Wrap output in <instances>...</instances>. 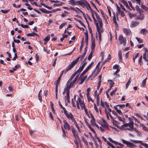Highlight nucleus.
<instances>
[{
    "label": "nucleus",
    "mask_w": 148,
    "mask_h": 148,
    "mask_svg": "<svg viewBox=\"0 0 148 148\" xmlns=\"http://www.w3.org/2000/svg\"><path fill=\"white\" fill-rule=\"evenodd\" d=\"M76 74H77L75 72L73 74L71 75L70 78L69 80L71 81L75 77V76L76 75Z\"/></svg>",
    "instance_id": "30"
},
{
    "label": "nucleus",
    "mask_w": 148,
    "mask_h": 148,
    "mask_svg": "<svg viewBox=\"0 0 148 148\" xmlns=\"http://www.w3.org/2000/svg\"><path fill=\"white\" fill-rule=\"evenodd\" d=\"M141 144L146 148H148V144L147 143H142Z\"/></svg>",
    "instance_id": "58"
},
{
    "label": "nucleus",
    "mask_w": 148,
    "mask_h": 148,
    "mask_svg": "<svg viewBox=\"0 0 148 148\" xmlns=\"http://www.w3.org/2000/svg\"><path fill=\"white\" fill-rule=\"evenodd\" d=\"M63 122L64 123V129L66 130H70L71 127H70L67 121L64 120L63 121Z\"/></svg>",
    "instance_id": "9"
},
{
    "label": "nucleus",
    "mask_w": 148,
    "mask_h": 148,
    "mask_svg": "<svg viewBox=\"0 0 148 148\" xmlns=\"http://www.w3.org/2000/svg\"><path fill=\"white\" fill-rule=\"evenodd\" d=\"M66 24V23H62L59 26V29H61Z\"/></svg>",
    "instance_id": "51"
},
{
    "label": "nucleus",
    "mask_w": 148,
    "mask_h": 148,
    "mask_svg": "<svg viewBox=\"0 0 148 148\" xmlns=\"http://www.w3.org/2000/svg\"><path fill=\"white\" fill-rule=\"evenodd\" d=\"M146 78L145 79L143 80V81L142 82V87H144L145 86V84H146Z\"/></svg>",
    "instance_id": "34"
},
{
    "label": "nucleus",
    "mask_w": 148,
    "mask_h": 148,
    "mask_svg": "<svg viewBox=\"0 0 148 148\" xmlns=\"http://www.w3.org/2000/svg\"><path fill=\"white\" fill-rule=\"evenodd\" d=\"M94 108L96 112L98 113L99 111L98 109L97 108V107L95 103L94 104Z\"/></svg>",
    "instance_id": "50"
},
{
    "label": "nucleus",
    "mask_w": 148,
    "mask_h": 148,
    "mask_svg": "<svg viewBox=\"0 0 148 148\" xmlns=\"http://www.w3.org/2000/svg\"><path fill=\"white\" fill-rule=\"evenodd\" d=\"M99 95H97L96 98V101H97V106H99Z\"/></svg>",
    "instance_id": "25"
},
{
    "label": "nucleus",
    "mask_w": 148,
    "mask_h": 148,
    "mask_svg": "<svg viewBox=\"0 0 148 148\" xmlns=\"http://www.w3.org/2000/svg\"><path fill=\"white\" fill-rule=\"evenodd\" d=\"M139 13V15L138 16V17L139 18H142L143 20L144 19V15L141 12Z\"/></svg>",
    "instance_id": "47"
},
{
    "label": "nucleus",
    "mask_w": 148,
    "mask_h": 148,
    "mask_svg": "<svg viewBox=\"0 0 148 148\" xmlns=\"http://www.w3.org/2000/svg\"><path fill=\"white\" fill-rule=\"evenodd\" d=\"M139 23V22L138 21H132L130 24V27L132 28L134 27L137 26Z\"/></svg>",
    "instance_id": "11"
},
{
    "label": "nucleus",
    "mask_w": 148,
    "mask_h": 148,
    "mask_svg": "<svg viewBox=\"0 0 148 148\" xmlns=\"http://www.w3.org/2000/svg\"><path fill=\"white\" fill-rule=\"evenodd\" d=\"M91 51H94L95 49V39L94 38H91Z\"/></svg>",
    "instance_id": "8"
},
{
    "label": "nucleus",
    "mask_w": 148,
    "mask_h": 148,
    "mask_svg": "<svg viewBox=\"0 0 148 148\" xmlns=\"http://www.w3.org/2000/svg\"><path fill=\"white\" fill-rule=\"evenodd\" d=\"M95 118L92 119L90 120V123L92 126L94 125V124H95Z\"/></svg>",
    "instance_id": "39"
},
{
    "label": "nucleus",
    "mask_w": 148,
    "mask_h": 148,
    "mask_svg": "<svg viewBox=\"0 0 148 148\" xmlns=\"http://www.w3.org/2000/svg\"><path fill=\"white\" fill-rule=\"evenodd\" d=\"M129 16L131 18H132L135 17V14H132L130 13L129 14Z\"/></svg>",
    "instance_id": "63"
},
{
    "label": "nucleus",
    "mask_w": 148,
    "mask_h": 148,
    "mask_svg": "<svg viewBox=\"0 0 148 148\" xmlns=\"http://www.w3.org/2000/svg\"><path fill=\"white\" fill-rule=\"evenodd\" d=\"M90 130L94 134H95V136H96L97 134L96 133L95 131V130L91 127V126H90L89 127H88Z\"/></svg>",
    "instance_id": "43"
},
{
    "label": "nucleus",
    "mask_w": 148,
    "mask_h": 148,
    "mask_svg": "<svg viewBox=\"0 0 148 148\" xmlns=\"http://www.w3.org/2000/svg\"><path fill=\"white\" fill-rule=\"evenodd\" d=\"M89 31L90 33L91 34V38H94L93 36V35L92 34V29H91V27H89Z\"/></svg>",
    "instance_id": "53"
},
{
    "label": "nucleus",
    "mask_w": 148,
    "mask_h": 148,
    "mask_svg": "<svg viewBox=\"0 0 148 148\" xmlns=\"http://www.w3.org/2000/svg\"><path fill=\"white\" fill-rule=\"evenodd\" d=\"M80 104V106L82 109H84V108H86V106L84 103V102L82 103H81Z\"/></svg>",
    "instance_id": "48"
},
{
    "label": "nucleus",
    "mask_w": 148,
    "mask_h": 148,
    "mask_svg": "<svg viewBox=\"0 0 148 148\" xmlns=\"http://www.w3.org/2000/svg\"><path fill=\"white\" fill-rule=\"evenodd\" d=\"M84 121L85 122L86 125L88 126V127H89L90 126V124L87 121V120L85 118H84Z\"/></svg>",
    "instance_id": "46"
},
{
    "label": "nucleus",
    "mask_w": 148,
    "mask_h": 148,
    "mask_svg": "<svg viewBox=\"0 0 148 148\" xmlns=\"http://www.w3.org/2000/svg\"><path fill=\"white\" fill-rule=\"evenodd\" d=\"M143 58L144 60H145L147 62H148V60L147 58L146 53V52H145L143 54Z\"/></svg>",
    "instance_id": "36"
},
{
    "label": "nucleus",
    "mask_w": 148,
    "mask_h": 148,
    "mask_svg": "<svg viewBox=\"0 0 148 148\" xmlns=\"http://www.w3.org/2000/svg\"><path fill=\"white\" fill-rule=\"evenodd\" d=\"M93 18V19L95 24L96 25V26L98 27V23L97 22V21L96 19L95 16L92 17Z\"/></svg>",
    "instance_id": "41"
},
{
    "label": "nucleus",
    "mask_w": 148,
    "mask_h": 148,
    "mask_svg": "<svg viewBox=\"0 0 148 148\" xmlns=\"http://www.w3.org/2000/svg\"><path fill=\"white\" fill-rule=\"evenodd\" d=\"M131 81H130V80H129L128 81L127 84H126V86H125V88L127 89L130 84L131 83Z\"/></svg>",
    "instance_id": "44"
},
{
    "label": "nucleus",
    "mask_w": 148,
    "mask_h": 148,
    "mask_svg": "<svg viewBox=\"0 0 148 148\" xmlns=\"http://www.w3.org/2000/svg\"><path fill=\"white\" fill-rule=\"evenodd\" d=\"M122 1L124 5H125L126 7H127L130 10H132L130 8L127 2L126 1L124 0H122Z\"/></svg>",
    "instance_id": "20"
},
{
    "label": "nucleus",
    "mask_w": 148,
    "mask_h": 148,
    "mask_svg": "<svg viewBox=\"0 0 148 148\" xmlns=\"http://www.w3.org/2000/svg\"><path fill=\"white\" fill-rule=\"evenodd\" d=\"M21 26L23 28H28V25H24L23 24H21Z\"/></svg>",
    "instance_id": "62"
},
{
    "label": "nucleus",
    "mask_w": 148,
    "mask_h": 148,
    "mask_svg": "<svg viewBox=\"0 0 148 148\" xmlns=\"http://www.w3.org/2000/svg\"><path fill=\"white\" fill-rule=\"evenodd\" d=\"M27 35L28 36H38V35L37 34L35 33L32 32V33H31L30 34H27Z\"/></svg>",
    "instance_id": "21"
},
{
    "label": "nucleus",
    "mask_w": 148,
    "mask_h": 148,
    "mask_svg": "<svg viewBox=\"0 0 148 148\" xmlns=\"http://www.w3.org/2000/svg\"><path fill=\"white\" fill-rule=\"evenodd\" d=\"M102 126L103 128H104L105 127H106V128H108V126H109V124L107 122H106V123H103L102 125Z\"/></svg>",
    "instance_id": "26"
},
{
    "label": "nucleus",
    "mask_w": 148,
    "mask_h": 148,
    "mask_svg": "<svg viewBox=\"0 0 148 148\" xmlns=\"http://www.w3.org/2000/svg\"><path fill=\"white\" fill-rule=\"evenodd\" d=\"M50 37L49 36H47L44 39V41H46L48 42L50 39Z\"/></svg>",
    "instance_id": "59"
},
{
    "label": "nucleus",
    "mask_w": 148,
    "mask_h": 148,
    "mask_svg": "<svg viewBox=\"0 0 148 148\" xmlns=\"http://www.w3.org/2000/svg\"><path fill=\"white\" fill-rule=\"evenodd\" d=\"M140 34L145 36L148 33V31L145 29H143L140 31Z\"/></svg>",
    "instance_id": "12"
},
{
    "label": "nucleus",
    "mask_w": 148,
    "mask_h": 148,
    "mask_svg": "<svg viewBox=\"0 0 148 148\" xmlns=\"http://www.w3.org/2000/svg\"><path fill=\"white\" fill-rule=\"evenodd\" d=\"M119 40L120 43L121 44H123V45L124 46L126 45V38L123 37V36L121 35L119 36Z\"/></svg>",
    "instance_id": "5"
},
{
    "label": "nucleus",
    "mask_w": 148,
    "mask_h": 148,
    "mask_svg": "<svg viewBox=\"0 0 148 148\" xmlns=\"http://www.w3.org/2000/svg\"><path fill=\"white\" fill-rule=\"evenodd\" d=\"M135 8L136 11L138 12V13H141V10L140 9L139 6L137 5H136L135 6Z\"/></svg>",
    "instance_id": "22"
},
{
    "label": "nucleus",
    "mask_w": 148,
    "mask_h": 148,
    "mask_svg": "<svg viewBox=\"0 0 148 148\" xmlns=\"http://www.w3.org/2000/svg\"><path fill=\"white\" fill-rule=\"evenodd\" d=\"M78 21L79 23L82 26H83L85 28H86V26L84 24V23L82 22V21L80 20H78Z\"/></svg>",
    "instance_id": "61"
},
{
    "label": "nucleus",
    "mask_w": 148,
    "mask_h": 148,
    "mask_svg": "<svg viewBox=\"0 0 148 148\" xmlns=\"http://www.w3.org/2000/svg\"><path fill=\"white\" fill-rule=\"evenodd\" d=\"M96 28H97V31H98V33H101V32H103V31H102L103 30H101V28L100 27H99L98 23V27L97 26H97H96Z\"/></svg>",
    "instance_id": "31"
},
{
    "label": "nucleus",
    "mask_w": 148,
    "mask_h": 148,
    "mask_svg": "<svg viewBox=\"0 0 148 148\" xmlns=\"http://www.w3.org/2000/svg\"><path fill=\"white\" fill-rule=\"evenodd\" d=\"M94 14L96 16V18L97 19L98 22L102 20V19L96 12H94Z\"/></svg>",
    "instance_id": "16"
},
{
    "label": "nucleus",
    "mask_w": 148,
    "mask_h": 148,
    "mask_svg": "<svg viewBox=\"0 0 148 148\" xmlns=\"http://www.w3.org/2000/svg\"><path fill=\"white\" fill-rule=\"evenodd\" d=\"M117 117H118L119 120L121 121H123V122H125V119L123 117H121L118 116H117Z\"/></svg>",
    "instance_id": "24"
},
{
    "label": "nucleus",
    "mask_w": 148,
    "mask_h": 148,
    "mask_svg": "<svg viewBox=\"0 0 148 148\" xmlns=\"http://www.w3.org/2000/svg\"><path fill=\"white\" fill-rule=\"evenodd\" d=\"M88 2L86 0H80V5L83 7L84 6H86V4Z\"/></svg>",
    "instance_id": "13"
},
{
    "label": "nucleus",
    "mask_w": 148,
    "mask_h": 148,
    "mask_svg": "<svg viewBox=\"0 0 148 148\" xmlns=\"http://www.w3.org/2000/svg\"><path fill=\"white\" fill-rule=\"evenodd\" d=\"M130 141L135 143H140L141 144V143H142V141L140 140H130Z\"/></svg>",
    "instance_id": "28"
},
{
    "label": "nucleus",
    "mask_w": 148,
    "mask_h": 148,
    "mask_svg": "<svg viewBox=\"0 0 148 148\" xmlns=\"http://www.w3.org/2000/svg\"><path fill=\"white\" fill-rule=\"evenodd\" d=\"M118 56L120 60L121 61L122 60V53L121 50L119 51Z\"/></svg>",
    "instance_id": "15"
},
{
    "label": "nucleus",
    "mask_w": 148,
    "mask_h": 148,
    "mask_svg": "<svg viewBox=\"0 0 148 148\" xmlns=\"http://www.w3.org/2000/svg\"><path fill=\"white\" fill-rule=\"evenodd\" d=\"M117 90V88L115 89L114 90H113L112 91L110 92V95L112 96L114 94L115 92Z\"/></svg>",
    "instance_id": "52"
},
{
    "label": "nucleus",
    "mask_w": 148,
    "mask_h": 148,
    "mask_svg": "<svg viewBox=\"0 0 148 148\" xmlns=\"http://www.w3.org/2000/svg\"><path fill=\"white\" fill-rule=\"evenodd\" d=\"M141 126L142 127L144 131L148 132V128L146 127L143 124H141Z\"/></svg>",
    "instance_id": "19"
},
{
    "label": "nucleus",
    "mask_w": 148,
    "mask_h": 148,
    "mask_svg": "<svg viewBox=\"0 0 148 148\" xmlns=\"http://www.w3.org/2000/svg\"><path fill=\"white\" fill-rule=\"evenodd\" d=\"M122 143H123L127 145V146L129 147H134L135 146L134 144L132 143H130L129 142L123 139H122Z\"/></svg>",
    "instance_id": "7"
},
{
    "label": "nucleus",
    "mask_w": 148,
    "mask_h": 148,
    "mask_svg": "<svg viewBox=\"0 0 148 148\" xmlns=\"http://www.w3.org/2000/svg\"><path fill=\"white\" fill-rule=\"evenodd\" d=\"M112 21L116 25V26H118V24L116 21V16H115L114 15L113 17L112 18Z\"/></svg>",
    "instance_id": "18"
},
{
    "label": "nucleus",
    "mask_w": 148,
    "mask_h": 148,
    "mask_svg": "<svg viewBox=\"0 0 148 148\" xmlns=\"http://www.w3.org/2000/svg\"><path fill=\"white\" fill-rule=\"evenodd\" d=\"M98 22H99V24L100 27L101 28H102L103 26V23L102 22V20L100 21H99Z\"/></svg>",
    "instance_id": "54"
},
{
    "label": "nucleus",
    "mask_w": 148,
    "mask_h": 148,
    "mask_svg": "<svg viewBox=\"0 0 148 148\" xmlns=\"http://www.w3.org/2000/svg\"><path fill=\"white\" fill-rule=\"evenodd\" d=\"M123 31L126 35L130 36L132 34L131 32L130 29L125 28L123 29Z\"/></svg>",
    "instance_id": "10"
},
{
    "label": "nucleus",
    "mask_w": 148,
    "mask_h": 148,
    "mask_svg": "<svg viewBox=\"0 0 148 148\" xmlns=\"http://www.w3.org/2000/svg\"><path fill=\"white\" fill-rule=\"evenodd\" d=\"M119 5L121 7V8L125 12L126 11V9L124 8V7L123 6V5L121 3H119Z\"/></svg>",
    "instance_id": "56"
},
{
    "label": "nucleus",
    "mask_w": 148,
    "mask_h": 148,
    "mask_svg": "<svg viewBox=\"0 0 148 148\" xmlns=\"http://www.w3.org/2000/svg\"><path fill=\"white\" fill-rule=\"evenodd\" d=\"M134 122L133 121H131L129 123H125L121 126L122 129L124 130H128L132 131L133 129Z\"/></svg>",
    "instance_id": "3"
},
{
    "label": "nucleus",
    "mask_w": 148,
    "mask_h": 148,
    "mask_svg": "<svg viewBox=\"0 0 148 148\" xmlns=\"http://www.w3.org/2000/svg\"><path fill=\"white\" fill-rule=\"evenodd\" d=\"M65 115L67 118L69 119H70L73 116V115L71 112H69V113L67 112Z\"/></svg>",
    "instance_id": "14"
},
{
    "label": "nucleus",
    "mask_w": 148,
    "mask_h": 148,
    "mask_svg": "<svg viewBox=\"0 0 148 148\" xmlns=\"http://www.w3.org/2000/svg\"><path fill=\"white\" fill-rule=\"evenodd\" d=\"M86 53L84 52L82 55L77 57L75 60L72 62L71 63L68 65L66 68L65 73L71 70V69L77 64L80 58V60H82L85 56Z\"/></svg>",
    "instance_id": "1"
},
{
    "label": "nucleus",
    "mask_w": 148,
    "mask_h": 148,
    "mask_svg": "<svg viewBox=\"0 0 148 148\" xmlns=\"http://www.w3.org/2000/svg\"><path fill=\"white\" fill-rule=\"evenodd\" d=\"M79 74H78L77 75V76H76V77L74 78V79L72 81L73 82V83L75 84V83H76V82L77 81V79L79 76Z\"/></svg>",
    "instance_id": "35"
},
{
    "label": "nucleus",
    "mask_w": 148,
    "mask_h": 148,
    "mask_svg": "<svg viewBox=\"0 0 148 148\" xmlns=\"http://www.w3.org/2000/svg\"><path fill=\"white\" fill-rule=\"evenodd\" d=\"M94 62H92L90 63L88 66L86 68L85 70L88 71V70L90 69L91 67L94 64Z\"/></svg>",
    "instance_id": "17"
},
{
    "label": "nucleus",
    "mask_w": 148,
    "mask_h": 148,
    "mask_svg": "<svg viewBox=\"0 0 148 148\" xmlns=\"http://www.w3.org/2000/svg\"><path fill=\"white\" fill-rule=\"evenodd\" d=\"M128 3H129V5L130 6L131 8L133 10H134V11L135 10V8L132 6V5L131 2L130 1H128Z\"/></svg>",
    "instance_id": "40"
},
{
    "label": "nucleus",
    "mask_w": 148,
    "mask_h": 148,
    "mask_svg": "<svg viewBox=\"0 0 148 148\" xmlns=\"http://www.w3.org/2000/svg\"><path fill=\"white\" fill-rule=\"evenodd\" d=\"M71 1H70L71 2V3H70V4L72 5H75V1L74 0H70Z\"/></svg>",
    "instance_id": "57"
},
{
    "label": "nucleus",
    "mask_w": 148,
    "mask_h": 148,
    "mask_svg": "<svg viewBox=\"0 0 148 148\" xmlns=\"http://www.w3.org/2000/svg\"><path fill=\"white\" fill-rule=\"evenodd\" d=\"M75 84L72 81L69 80L66 84L65 88L66 90V95L65 96V99H66L68 103H69L70 102L69 96L70 90L71 88L73 87Z\"/></svg>",
    "instance_id": "2"
},
{
    "label": "nucleus",
    "mask_w": 148,
    "mask_h": 148,
    "mask_svg": "<svg viewBox=\"0 0 148 148\" xmlns=\"http://www.w3.org/2000/svg\"><path fill=\"white\" fill-rule=\"evenodd\" d=\"M94 52L93 51H91L90 53L89 54L88 57V60H90L92 57V53Z\"/></svg>",
    "instance_id": "23"
},
{
    "label": "nucleus",
    "mask_w": 148,
    "mask_h": 148,
    "mask_svg": "<svg viewBox=\"0 0 148 148\" xmlns=\"http://www.w3.org/2000/svg\"><path fill=\"white\" fill-rule=\"evenodd\" d=\"M83 69L80 66L79 69L75 72L77 74L78 73L81 72Z\"/></svg>",
    "instance_id": "32"
},
{
    "label": "nucleus",
    "mask_w": 148,
    "mask_h": 148,
    "mask_svg": "<svg viewBox=\"0 0 148 148\" xmlns=\"http://www.w3.org/2000/svg\"><path fill=\"white\" fill-rule=\"evenodd\" d=\"M66 70V69L65 70H63L62 71V73L60 74L59 77H58V79L57 80V81L56 82V92H58V89L57 88L58 87V85L59 83L60 80L61 78L62 75L63 74L64 72V73H66H66L65 72ZM57 94L56 93V98H57Z\"/></svg>",
    "instance_id": "4"
},
{
    "label": "nucleus",
    "mask_w": 148,
    "mask_h": 148,
    "mask_svg": "<svg viewBox=\"0 0 148 148\" xmlns=\"http://www.w3.org/2000/svg\"><path fill=\"white\" fill-rule=\"evenodd\" d=\"M114 144H115L116 145H119L121 147H123V145L120 143H118L117 142L115 141V143H114Z\"/></svg>",
    "instance_id": "55"
},
{
    "label": "nucleus",
    "mask_w": 148,
    "mask_h": 148,
    "mask_svg": "<svg viewBox=\"0 0 148 148\" xmlns=\"http://www.w3.org/2000/svg\"><path fill=\"white\" fill-rule=\"evenodd\" d=\"M25 5H26V6H27V8L28 9L31 10H32V8L30 7V5L28 3H25Z\"/></svg>",
    "instance_id": "42"
},
{
    "label": "nucleus",
    "mask_w": 148,
    "mask_h": 148,
    "mask_svg": "<svg viewBox=\"0 0 148 148\" xmlns=\"http://www.w3.org/2000/svg\"><path fill=\"white\" fill-rule=\"evenodd\" d=\"M71 128L72 133L75 139L76 140L77 139L78 140H80V139L77 134V132H76V130L74 126L73 125H71Z\"/></svg>",
    "instance_id": "6"
},
{
    "label": "nucleus",
    "mask_w": 148,
    "mask_h": 148,
    "mask_svg": "<svg viewBox=\"0 0 148 148\" xmlns=\"http://www.w3.org/2000/svg\"><path fill=\"white\" fill-rule=\"evenodd\" d=\"M142 59H143L142 56H141L139 58V60H138L139 62V64L140 66L143 64V62H142Z\"/></svg>",
    "instance_id": "38"
},
{
    "label": "nucleus",
    "mask_w": 148,
    "mask_h": 148,
    "mask_svg": "<svg viewBox=\"0 0 148 148\" xmlns=\"http://www.w3.org/2000/svg\"><path fill=\"white\" fill-rule=\"evenodd\" d=\"M9 11V10H1V12L4 14H6L8 13Z\"/></svg>",
    "instance_id": "45"
},
{
    "label": "nucleus",
    "mask_w": 148,
    "mask_h": 148,
    "mask_svg": "<svg viewBox=\"0 0 148 148\" xmlns=\"http://www.w3.org/2000/svg\"><path fill=\"white\" fill-rule=\"evenodd\" d=\"M50 106L53 112H55V110L53 107V103L51 101L50 102Z\"/></svg>",
    "instance_id": "27"
},
{
    "label": "nucleus",
    "mask_w": 148,
    "mask_h": 148,
    "mask_svg": "<svg viewBox=\"0 0 148 148\" xmlns=\"http://www.w3.org/2000/svg\"><path fill=\"white\" fill-rule=\"evenodd\" d=\"M119 67V65L116 64L114 65L113 66V69H118V67Z\"/></svg>",
    "instance_id": "64"
},
{
    "label": "nucleus",
    "mask_w": 148,
    "mask_h": 148,
    "mask_svg": "<svg viewBox=\"0 0 148 148\" xmlns=\"http://www.w3.org/2000/svg\"><path fill=\"white\" fill-rule=\"evenodd\" d=\"M76 103H78L81 104V103H83V102H82V101L81 98L79 97L78 98V99L76 101Z\"/></svg>",
    "instance_id": "49"
},
{
    "label": "nucleus",
    "mask_w": 148,
    "mask_h": 148,
    "mask_svg": "<svg viewBox=\"0 0 148 148\" xmlns=\"http://www.w3.org/2000/svg\"><path fill=\"white\" fill-rule=\"evenodd\" d=\"M117 106H119V108L121 109H122L125 107V104H122V105H117Z\"/></svg>",
    "instance_id": "60"
},
{
    "label": "nucleus",
    "mask_w": 148,
    "mask_h": 148,
    "mask_svg": "<svg viewBox=\"0 0 148 148\" xmlns=\"http://www.w3.org/2000/svg\"><path fill=\"white\" fill-rule=\"evenodd\" d=\"M112 122L113 125H114L116 127H117V123L118 122L116 121L113 119V120H112Z\"/></svg>",
    "instance_id": "33"
},
{
    "label": "nucleus",
    "mask_w": 148,
    "mask_h": 148,
    "mask_svg": "<svg viewBox=\"0 0 148 148\" xmlns=\"http://www.w3.org/2000/svg\"><path fill=\"white\" fill-rule=\"evenodd\" d=\"M136 38L139 43H141L143 42V40L142 39L138 37H136Z\"/></svg>",
    "instance_id": "29"
},
{
    "label": "nucleus",
    "mask_w": 148,
    "mask_h": 148,
    "mask_svg": "<svg viewBox=\"0 0 148 148\" xmlns=\"http://www.w3.org/2000/svg\"><path fill=\"white\" fill-rule=\"evenodd\" d=\"M86 6H85L86 8L88 10H89V8L90 9V10L91 11V9H92L90 5L88 2L87 3L86 5Z\"/></svg>",
    "instance_id": "37"
}]
</instances>
